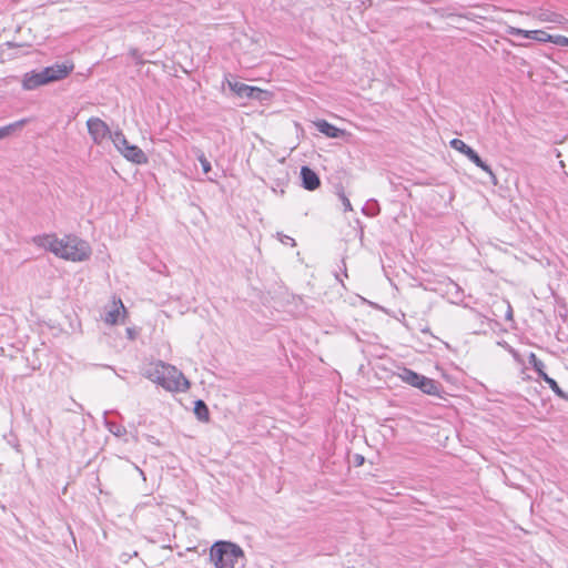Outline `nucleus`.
<instances>
[{"label": "nucleus", "mask_w": 568, "mask_h": 568, "mask_svg": "<svg viewBox=\"0 0 568 568\" xmlns=\"http://www.w3.org/2000/svg\"><path fill=\"white\" fill-rule=\"evenodd\" d=\"M252 93L248 95L247 100H256L260 102L268 101L272 97L271 92L267 90H262L257 87H252Z\"/></svg>", "instance_id": "6ab92c4d"}, {"label": "nucleus", "mask_w": 568, "mask_h": 568, "mask_svg": "<svg viewBox=\"0 0 568 568\" xmlns=\"http://www.w3.org/2000/svg\"><path fill=\"white\" fill-rule=\"evenodd\" d=\"M398 376L404 383L416 388L423 375L414 372L410 368L404 367Z\"/></svg>", "instance_id": "4468645a"}, {"label": "nucleus", "mask_w": 568, "mask_h": 568, "mask_svg": "<svg viewBox=\"0 0 568 568\" xmlns=\"http://www.w3.org/2000/svg\"><path fill=\"white\" fill-rule=\"evenodd\" d=\"M528 362L532 366V368L537 372L538 376L541 378L542 373H545L544 362L541 359H539L535 353L529 354Z\"/></svg>", "instance_id": "412c9836"}, {"label": "nucleus", "mask_w": 568, "mask_h": 568, "mask_svg": "<svg viewBox=\"0 0 568 568\" xmlns=\"http://www.w3.org/2000/svg\"><path fill=\"white\" fill-rule=\"evenodd\" d=\"M536 18L540 22H549L558 26L567 23V19L561 13L550 11L547 9H540L539 11H537Z\"/></svg>", "instance_id": "f8f14e48"}, {"label": "nucleus", "mask_w": 568, "mask_h": 568, "mask_svg": "<svg viewBox=\"0 0 568 568\" xmlns=\"http://www.w3.org/2000/svg\"><path fill=\"white\" fill-rule=\"evenodd\" d=\"M450 146L466 155L467 159L470 162H473L477 168L481 169L484 172L489 174V176L495 179V174L493 173L491 168L486 162H484L481 158L478 155V153L468 144H466L463 140L453 139L450 141Z\"/></svg>", "instance_id": "39448f33"}, {"label": "nucleus", "mask_w": 568, "mask_h": 568, "mask_svg": "<svg viewBox=\"0 0 568 568\" xmlns=\"http://www.w3.org/2000/svg\"><path fill=\"white\" fill-rule=\"evenodd\" d=\"M27 122H28V120L22 119V120H19L17 122H13V123H10V124H8L6 126L0 128V140L9 136L16 130L22 128Z\"/></svg>", "instance_id": "a211bd4d"}, {"label": "nucleus", "mask_w": 568, "mask_h": 568, "mask_svg": "<svg viewBox=\"0 0 568 568\" xmlns=\"http://www.w3.org/2000/svg\"><path fill=\"white\" fill-rule=\"evenodd\" d=\"M541 379L548 384V386L551 388V390L556 394V396H558L559 398L561 399H565L568 402V393L564 392L558 383L551 378L550 376H548L546 373H542V377Z\"/></svg>", "instance_id": "f3484780"}, {"label": "nucleus", "mask_w": 568, "mask_h": 568, "mask_svg": "<svg viewBox=\"0 0 568 568\" xmlns=\"http://www.w3.org/2000/svg\"><path fill=\"white\" fill-rule=\"evenodd\" d=\"M112 142L115 149L130 162L134 164L148 163L145 153L134 144H130L121 130H118L112 135Z\"/></svg>", "instance_id": "20e7f679"}, {"label": "nucleus", "mask_w": 568, "mask_h": 568, "mask_svg": "<svg viewBox=\"0 0 568 568\" xmlns=\"http://www.w3.org/2000/svg\"><path fill=\"white\" fill-rule=\"evenodd\" d=\"M197 160L202 166V170L205 174H207L211 170H212V166H211V163L210 161L206 159V156L204 155L203 152H201L199 155H197Z\"/></svg>", "instance_id": "393cba45"}, {"label": "nucleus", "mask_w": 568, "mask_h": 568, "mask_svg": "<svg viewBox=\"0 0 568 568\" xmlns=\"http://www.w3.org/2000/svg\"><path fill=\"white\" fill-rule=\"evenodd\" d=\"M227 85L231 91H233L239 98L242 99H248V95L253 92L252 85H247L235 80H227Z\"/></svg>", "instance_id": "ddd939ff"}, {"label": "nucleus", "mask_w": 568, "mask_h": 568, "mask_svg": "<svg viewBox=\"0 0 568 568\" xmlns=\"http://www.w3.org/2000/svg\"><path fill=\"white\" fill-rule=\"evenodd\" d=\"M122 313H125V307L122 301L119 300L118 303H114V307L106 312L104 320L108 324H116Z\"/></svg>", "instance_id": "2eb2a0df"}, {"label": "nucleus", "mask_w": 568, "mask_h": 568, "mask_svg": "<svg viewBox=\"0 0 568 568\" xmlns=\"http://www.w3.org/2000/svg\"><path fill=\"white\" fill-rule=\"evenodd\" d=\"M315 128L318 132L326 135L327 138L337 139L345 134V131L331 124L326 120H317L314 122Z\"/></svg>", "instance_id": "9b49d317"}, {"label": "nucleus", "mask_w": 568, "mask_h": 568, "mask_svg": "<svg viewBox=\"0 0 568 568\" xmlns=\"http://www.w3.org/2000/svg\"><path fill=\"white\" fill-rule=\"evenodd\" d=\"M529 39L538 41V42H549L550 34L544 30H530Z\"/></svg>", "instance_id": "4be33fe9"}, {"label": "nucleus", "mask_w": 568, "mask_h": 568, "mask_svg": "<svg viewBox=\"0 0 568 568\" xmlns=\"http://www.w3.org/2000/svg\"><path fill=\"white\" fill-rule=\"evenodd\" d=\"M145 376L170 392H185L190 387V382L182 372L162 361L156 362L153 367L148 369Z\"/></svg>", "instance_id": "f03ea898"}, {"label": "nucleus", "mask_w": 568, "mask_h": 568, "mask_svg": "<svg viewBox=\"0 0 568 568\" xmlns=\"http://www.w3.org/2000/svg\"><path fill=\"white\" fill-rule=\"evenodd\" d=\"M193 412L200 422L207 423L210 420V410L204 400H195Z\"/></svg>", "instance_id": "dca6fc26"}, {"label": "nucleus", "mask_w": 568, "mask_h": 568, "mask_svg": "<svg viewBox=\"0 0 568 568\" xmlns=\"http://www.w3.org/2000/svg\"><path fill=\"white\" fill-rule=\"evenodd\" d=\"M277 237L278 240L283 243V244H290L292 246H295L296 243H295V240L288 235H285L283 233H277Z\"/></svg>", "instance_id": "a878e982"}, {"label": "nucleus", "mask_w": 568, "mask_h": 568, "mask_svg": "<svg viewBox=\"0 0 568 568\" xmlns=\"http://www.w3.org/2000/svg\"><path fill=\"white\" fill-rule=\"evenodd\" d=\"M128 334L130 335V337H132V332H131V329H128Z\"/></svg>", "instance_id": "473e14b6"}, {"label": "nucleus", "mask_w": 568, "mask_h": 568, "mask_svg": "<svg viewBox=\"0 0 568 568\" xmlns=\"http://www.w3.org/2000/svg\"><path fill=\"white\" fill-rule=\"evenodd\" d=\"M506 317H507L508 320L513 318V310H511V307H510V306H508V312H507Z\"/></svg>", "instance_id": "cd10ccee"}, {"label": "nucleus", "mask_w": 568, "mask_h": 568, "mask_svg": "<svg viewBox=\"0 0 568 568\" xmlns=\"http://www.w3.org/2000/svg\"><path fill=\"white\" fill-rule=\"evenodd\" d=\"M356 459H357V465H362V464H363V462H364V457H363V456H361V455H357V456H356Z\"/></svg>", "instance_id": "c85d7f7f"}, {"label": "nucleus", "mask_w": 568, "mask_h": 568, "mask_svg": "<svg viewBox=\"0 0 568 568\" xmlns=\"http://www.w3.org/2000/svg\"><path fill=\"white\" fill-rule=\"evenodd\" d=\"M132 55H133V57H136V55H138V51H136V50H134V51L132 52Z\"/></svg>", "instance_id": "2f4dec72"}, {"label": "nucleus", "mask_w": 568, "mask_h": 568, "mask_svg": "<svg viewBox=\"0 0 568 568\" xmlns=\"http://www.w3.org/2000/svg\"><path fill=\"white\" fill-rule=\"evenodd\" d=\"M506 33L513 37H524L529 39L530 38V30H523L516 27L508 26L506 29Z\"/></svg>", "instance_id": "5701e85b"}, {"label": "nucleus", "mask_w": 568, "mask_h": 568, "mask_svg": "<svg viewBox=\"0 0 568 568\" xmlns=\"http://www.w3.org/2000/svg\"><path fill=\"white\" fill-rule=\"evenodd\" d=\"M416 388L420 389L424 394L438 396L440 398L443 397L444 393L443 385L439 382L424 375L422 376Z\"/></svg>", "instance_id": "1a4fd4ad"}, {"label": "nucleus", "mask_w": 568, "mask_h": 568, "mask_svg": "<svg viewBox=\"0 0 568 568\" xmlns=\"http://www.w3.org/2000/svg\"><path fill=\"white\" fill-rule=\"evenodd\" d=\"M74 69V64L71 61H64L62 63H54L52 65L45 67L43 70V75L48 80V83L60 81L67 78Z\"/></svg>", "instance_id": "0eeeda50"}, {"label": "nucleus", "mask_w": 568, "mask_h": 568, "mask_svg": "<svg viewBox=\"0 0 568 568\" xmlns=\"http://www.w3.org/2000/svg\"><path fill=\"white\" fill-rule=\"evenodd\" d=\"M32 242L55 256L71 262H84L92 254L90 244L73 234L64 235L62 239L55 234H42L33 236Z\"/></svg>", "instance_id": "f257e3e1"}, {"label": "nucleus", "mask_w": 568, "mask_h": 568, "mask_svg": "<svg viewBox=\"0 0 568 568\" xmlns=\"http://www.w3.org/2000/svg\"><path fill=\"white\" fill-rule=\"evenodd\" d=\"M339 199L343 203V206H344V211L347 212V211H352L353 207H352V204H351V201L348 200V197L344 194V193H341L339 194Z\"/></svg>", "instance_id": "bb28decb"}, {"label": "nucleus", "mask_w": 568, "mask_h": 568, "mask_svg": "<svg viewBox=\"0 0 568 568\" xmlns=\"http://www.w3.org/2000/svg\"><path fill=\"white\" fill-rule=\"evenodd\" d=\"M549 42H551L556 45H559V47H568V38L565 36H560V34H556V36L550 34Z\"/></svg>", "instance_id": "b1692460"}, {"label": "nucleus", "mask_w": 568, "mask_h": 568, "mask_svg": "<svg viewBox=\"0 0 568 568\" xmlns=\"http://www.w3.org/2000/svg\"><path fill=\"white\" fill-rule=\"evenodd\" d=\"M343 265H345V263L343 262ZM344 276H347V273H346V266H344Z\"/></svg>", "instance_id": "7c9ffc66"}, {"label": "nucleus", "mask_w": 568, "mask_h": 568, "mask_svg": "<svg viewBox=\"0 0 568 568\" xmlns=\"http://www.w3.org/2000/svg\"><path fill=\"white\" fill-rule=\"evenodd\" d=\"M88 132L95 144H101L106 138L112 140L114 132L100 118L92 116L87 121Z\"/></svg>", "instance_id": "423d86ee"}, {"label": "nucleus", "mask_w": 568, "mask_h": 568, "mask_svg": "<svg viewBox=\"0 0 568 568\" xmlns=\"http://www.w3.org/2000/svg\"><path fill=\"white\" fill-rule=\"evenodd\" d=\"M302 186L307 191H315L321 185L318 174L310 166H302L301 169Z\"/></svg>", "instance_id": "6e6552de"}, {"label": "nucleus", "mask_w": 568, "mask_h": 568, "mask_svg": "<svg viewBox=\"0 0 568 568\" xmlns=\"http://www.w3.org/2000/svg\"><path fill=\"white\" fill-rule=\"evenodd\" d=\"M420 332H422V333H424V334H428V333H430L429 327H427V326L422 327V328H420Z\"/></svg>", "instance_id": "c756f323"}, {"label": "nucleus", "mask_w": 568, "mask_h": 568, "mask_svg": "<svg viewBox=\"0 0 568 568\" xmlns=\"http://www.w3.org/2000/svg\"><path fill=\"white\" fill-rule=\"evenodd\" d=\"M210 559L216 568H245L246 566L243 549L232 541H215L210 549Z\"/></svg>", "instance_id": "7ed1b4c3"}, {"label": "nucleus", "mask_w": 568, "mask_h": 568, "mask_svg": "<svg viewBox=\"0 0 568 568\" xmlns=\"http://www.w3.org/2000/svg\"><path fill=\"white\" fill-rule=\"evenodd\" d=\"M104 425L108 430L116 437H122L126 434L125 427L115 422L105 419Z\"/></svg>", "instance_id": "aec40b11"}, {"label": "nucleus", "mask_w": 568, "mask_h": 568, "mask_svg": "<svg viewBox=\"0 0 568 568\" xmlns=\"http://www.w3.org/2000/svg\"><path fill=\"white\" fill-rule=\"evenodd\" d=\"M48 84L43 70L36 72H28L23 77L22 87L26 90H34L41 85Z\"/></svg>", "instance_id": "9d476101"}]
</instances>
